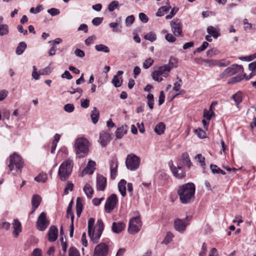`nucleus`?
I'll use <instances>...</instances> for the list:
<instances>
[{
	"mask_svg": "<svg viewBox=\"0 0 256 256\" xmlns=\"http://www.w3.org/2000/svg\"><path fill=\"white\" fill-rule=\"evenodd\" d=\"M195 186L192 182L180 186L178 190V194L180 202L183 204L192 202L195 198Z\"/></svg>",
	"mask_w": 256,
	"mask_h": 256,
	"instance_id": "nucleus-1",
	"label": "nucleus"
},
{
	"mask_svg": "<svg viewBox=\"0 0 256 256\" xmlns=\"http://www.w3.org/2000/svg\"><path fill=\"white\" fill-rule=\"evenodd\" d=\"M95 220L91 218L88 220V234L91 240L93 243L96 244L99 240L104 230V224L101 219L97 220L96 226H94Z\"/></svg>",
	"mask_w": 256,
	"mask_h": 256,
	"instance_id": "nucleus-2",
	"label": "nucleus"
},
{
	"mask_svg": "<svg viewBox=\"0 0 256 256\" xmlns=\"http://www.w3.org/2000/svg\"><path fill=\"white\" fill-rule=\"evenodd\" d=\"M90 146V142L86 138H76L74 144L76 156L79 158L86 156L88 152Z\"/></svg>",
	"mask_w": 256,
	"mask_h": 256,
	"instance_id": "nucleus-3",
	"label": "nucleus"
},
{
	"mask_svg": "<svg viewBox=\"0 0 256 256\" xmlns=\"http://www.w3.org/2000/svg\"><path fill=\"white\" fill-rule=\"evenodd\" d=\"M73 166V162L70 159H68L61 164L58 170V176L62 181H66L68 179Z\"/></svg>",
	"mask_w": 256,
	"mask_h": 256,
	"instance_id": "nucleus-4",
	"label": "nucleus"
},
{
	"mask_svg": "<svg viewBox=\"0 0 256 256\" xmlns=\"http://www.w3.org/2000/svg\"><path fill=\"white\" fill-rule=\"evenodd\" d=\"M140 158L134 154H128L126 160V168L131 171L138 170L140 166Z\"/></svg>",
	"mask_w": 256,
	"mask_h": 256,
	"instance_id": "nucleus-5",
	"label": "nucleus"
},
{
	"mask_svg": "<svg viewBox=\"0 0 256 256\" xmlns=\"http://www.w3.org/2000/svg\"><path fill=\"white\" fill-rule=\"evenodd\" d=\"M24 162L22 160L21 156L16 153H14L10 156V164L8 167L10 171L12 172L14 169V166L17 170L21 172L22 169L24 167Z\"/></svg>",
	"mask_w": 256,
	"mask_h": 256,
	"instance_id": "nucleus-6",
	"label": "nucleus"
},
{
	"mask_svg": "<svg viewBox=\"0 0 256 256\" xmlns=\"http://www.w3.org/2000/svg\"><path fill=\"white\" fill-rule=\"evenodd\" d=\"M172 69V67L168 64H165L160 66L158 69L154 70L152 74V79L155 81L160 82L162 80V78L159 76H162L164 77H167Z\"/></svg>",
	"mask_w": 256,
	"mask_h": 256,
	"instance_id": "nucleus-7",
	"label": "nucleus"
},
{
	"mask_svg": "<svg viewBox=\"0 0 256 256\" xmlns=\"http://www.w3.org/2000/svg\"><path fill=\"white\" fill-rule=\"evenodd\" d=\"M243 72L244 68L242 65L234 64L230 66L227 68L221 74H220V77L223 78L236 74L243 73Z\"/></svg>",
	"mask_w": 256,
	"mask_h": 256,
	"instance_id": "nucleus-8",
	"label": "nucleus"
},
{
	"mask_svg": "<svg viewBox=\"0 0 256 256\" xmlns=\"http://www.w3.org/2000/svg\"><path fill=\"white\" fill-rule=\"evenodd\" d=\"M142 222L139 216L131 218L129 222L128 232L131 234L138 232L142 227Z\"/></svg>",
	"mask_w": 256,
	"mask_h": 256,
	"instance_id": "nucleus-9",
	"label": "nucleus"
},
{
	"mask_svg": "<svg viewBox=\"0 0 256 256\" xmlns=\"http://www.w3.org/2000/svg\"><path fill=\"white\" fill-rule=\"evenodd\" d=\"M192 219L191 216H188L184 219L176 218L174 222V227L176 230L183 232L185 231L188 222Z\"/></svg>",
	"mask_w": 256,
	"mask_h": 256,
	"instance_id": "nucleus-10",
	"label": "nucleus"
},
{
	"mask_svg": "<svg viewBox=\"0 0 256 256\" xmlns=\"http://www.w3.org/2000/svg\"><path fill=\"white\" fill-rule=\"evenodd\" d=\"M118 200L116 194H112L106 200L104 210L107 213H110L116 207Z\"/></svg>",
	"mask_w": 256,
	"mask_h": 256,
	"instance_id": "nucleus-11",
	"label": "nucleus"
},
{
	"mask_svg": "<svg viewBox=\"0 0 256 256\" xmlns=\"http://www.w3.org/2000/svg\"><path fill=\"white\" fill-rule=\"evenodd\" d=\"M172 31L175 36H182V24L178 18H174L170 22Z\"/></svg>",
	"mask_w": 256,
	"mask_h": 256,
	"instance_id": "nucleus-12",
	"label": "nucleus"
},
{
	"mask_svg": "<svg viewBox=\"0 0 256 256\" xmlns=\"http://www.w3.org/2000/svg\"><path fill=\"white\" fill-rule=\"evenodd\" d=\"M50 222L46 219V214L44 212L39 216L36 222V228L40 231H44L49 225Z\"/></svg>",
	"mask_w": 256,
	"mask_h": 256,
	"instance_id": "nucleus-13",
	"label": "nucleus"
},
{
	"mask_svg": "<svg viewBox=\"0 0 256 256\" xmlns=\"http://www.w3.org/2000/svg\"><path fill=\"white\" fill-rule=\"evenodd\" d=\"M108 252V246L104 242H101L95 247L94 255V256H107Z\"/></svg>",
	"mask_w": 256,
	"mask_h": 256,
	"instance_id": "nucleus-14",
	"label": "nucleus"
},
{
	"mask_svg": "<svg viewBox=\"0 0 256 256\" xmlns=\"http://www.w3.org/2000/svg\"><path fill=\"white\" fill-rule=\"evenodd\" d=\"M168 164L174 176L176 178L180 179L185 177L186 173L181 166H178L176 167L172 161L168 162Z\"/></svg>",
	"mask_w": 256,
	"mask_h": 256,
	"instance_id": "nucleus-15",
	"label": "nucleus"
},
{
	"mask_svg": "<svg viewBox=\"0 0 256 256\" xmlns=\"http://www.w3.org/2000/svg\"><path fill=\"white\" fill-rule=\"evenodd\" d=\"M106 184V178L104 176L99 174L96 178V188L98 190H104Z\"/></svg>",
	"mask_w": 256,
	"mask_h": 256,
	"instance_id": "nucleus-16",
	"label": "nucleus"
},
{
	"mask_svg": "<svg viewBox=\"0 0 256 256\" xmlns=\"http://www.w3.org/2000/svg\"><path fill=\"white\" fill-rule=\"evenodd\" d=\"M58 230L54 226H51L48 233V240L50 242H54L58 238Z\"/></svg>",
	"mask_w": 256,
	"mask_h": 256,
	"instance_id": "nucleus-17",
	"label": "nucleus"
},
{
	"mask_svg": "<svg viewBox=\"0 0 256 256\" xmlns=\"http://www.w3.org/2000/svg\"><path fill=\"white\" fill-rule=\"evenodd\" d=\"M99 142L102 146H106L110 142V135L108 132L102 131L100 134Z\"/></svg>",
	"mask_w": 256,
	"mask_h": 256,
	"instance_id": "nucleus-18",
	"label": "nucleus"
},
{
	"mask_svg": "<svg viewBox=\"0 0 256 256\" xmlns=\"http://www.w3.org/2000/svg\"><path fill=\"white\" fill-rule=\"evenodd\" d=\"M118 160L116 158H113L110 161V177L114 180L116 178L118 169Z\"/></svg>",
	"mask_w": 256,
	"mask_h": 256,
	"instance_id": "nucleus-19",
	"label": "nucleus"
},
{
	"mask_svg": "<svg viewBox=\"0 0 256 256\" xmlns=\"http://www.w3.org/2000/svg\"><path fill=\"white\" fill-rule=\"evenodd\" d=\"M96 164L95 162L90 160L88 162L86 167L83 170L82 176L84 174H92L96 169Z\"/></svg>",
	"mask_w": 256,
	"mask_h": 256,
	"instance_id": "nucleus-20",
	"label": "nucleus"
},
{
	"mask_svg": "<svg viewBox=\"0 0 256 256\" xmlns=\"http://www.w3.org/2000/svg\"><path fill=\"white\" fill-rule=\"evenodd\" d=\"M125 227V224L122 222H114L112 224V229L114 232L118 234L122 231Z\"/></svg>",
	"mask_w": 256,
	"mask_h": 256,
	"instance_id": "nucleus-21",
	"label": "nucleus"
},
{
	"mask_svg": "<svg viewBox=\"0 0 256 256\" xmlns=\"http://www.w3.org/2000/svg\"><path fill=\"white\" fill-rule=\"evenodd\" d=\"M42 201V198L38 194L33 195L32 198V213L34 212L36 210Z\"/></svg>",
	"mask_w": 256,
	"mask_h": 256,
	"instance_id": "nucleus-22",
	"label": "nucleus"
},
{
	"mask_svg": "<svg viewBox=\"0 0 256 256\" xmlns=\"http://www.w3.org/2000/svg\"><path fill=\"white\" fill-rule=\"evenodd\" d=\"M128 128L126 125H123L117 128L115 134L116 138L120 139L127 133Z\"/></svg>",
	"mask_w": 256,
	"mask_h": 256,
	"instance_id": "nucleus-23",
	"label": "nucleus"
},
{
	"mask_svg": "<svg viewBox=\"0 0 256 256\" xmlns=\"http://www.w3.org/2000/svg\"><path fill=\"white\" fill-rule=\"evenodd\" d=\"M14 231L13 234L15 237H18L22 231V225L20 222L18 220H14L12 222Z\"/></svg>",
	"mask_w": 256,
	"mask_h": 256,
	"instance_id": "nucleus-24",
	"label": "nucleus"
},
{
	"mask_svg": "<svg viewBox=\"0 0 256 256\" xmlns=\"http://www.w3.org/2000/svg\"><path fill=\"white\" fill-rule=\"evenodd\" d=\"M90 118L94 124H96L100 118V112L96 107H94L90 112Z\"/></svg>",
	"mask_w": 256,
	"mask_h": 256,
	"instance_id": "nucleus-25",
	"label": "nucleus"
},
{
	"mask_svg": "<svg viewBox=\"0 0 256 256\" xmlns=\"http://www.w3.org/2000/svg\"><path fill=\"white\" fill-rule=\"evenodd\" d=\"M126 182L124 180H121L118 184V190L122 196L126 195Z\"/></svg>",
	"mask_w": 256,
	"mask_h": 256,
	"instance_id": "nucleus-26",
	"label": "nucleus"
},
{
	"mask_svg": "<svg viewBox=\"0 0 256 256\" xmlns=\"http://www.w3.org/2000/svg\"><path fill=\"white\" fill-rule=\"evenodd\" d=\"M207 32L210 34L214 38H216L220 36L219 30L212 26H208L207 28Z\"/></svg>",
	"mask_w": 256,
	"mask_h": 256,
	"instance_id": "nucleus-27",
	"label": "nucleus"
},
{
	"mask_svg": "<svg viewBox=\"0 0 256 256\" xmlns=\"http://www.w3.org/2000/svg\"><path fill=\"white\" fill-rule=\"evenodd\" d=\"M238 74L234 77L231 78L228 82V84H235L238 82H240L242 80H243L245 77V74Z\"/></svg>",
	"mask_w": 256,
	"mask_h": 256,
	"instance_id": "nucleus-28",
	"label": "nucleus"
},
{
	"mask_svg": "<svg viewBox=\"0 0 256 256\" xmlns=\"http://www.w3.org/2000/svg\"><path fill=\"white\" fill-rule=\"evenodd\" d=\"M76 215L78 217L80 216L82 210V198L78 197L76 202Z\"/></svg>",
	"mask_w": 256,
	"mask_h": 256,
	"instance_id": "nucleus-29",
	"label": "nucleus"
},
{
	"mask_svg": "<svg viewBox=\"0 0 256 256\" xmlns=\"http://www.w3.org/2000/svg\"><path fill=\"white\" fill-rule=\"evenodd\" d=\"M165 128L164 124L160 122L156 126L154 130L157 134L160 135L164 132Z\"/></svg>",
	"mask_w": 256,
	"mask_h": 256,
	"instance_id": "nucleus-30",
	"label": "nucleus"
},
{
	"mask_svg": "<svg viewBox=\"0 0 256 256\" xmlns=\"http://www.w3.org/2000/svg\"><path fill=\"white\" fill-rule=\"evenodd\" d=\"M84 191L88 198L90 199L92 198L94 190L90 184H86L84 188Z\"/></svg>",
	"mask_w": 256,
	"mask_h": 256,
	"instance_id": "nucleus-31",
	"label": "nucleus"
},
{
	"mask_svg": "<svg viewBox=\"0 0 256 256\" xmlns=\"http://www.w3.org/2000/svg\"><path fill=\"white\" fill-rule=\"evenodd\" d=\"M26 48V44L23 42H20L16 48V54L18 55L22 54L24 52Z\"/></svg>",
	"mask_w": 256,
	"mask_h": 256,
	"instance_id": "nucleus-32",
	"label": "nucleus"
},
{
	"mask_svg": "<svg viewBox=\"0 0 256 256\" xmlns=\"http://www.w3.org/2000/svg\"><path fill=\"white\" fill-rule=\"evenodd\" d=\"M171 8L172 7L170 6H162L158 10L156 13V16H162L164 15L165 12H168Z\"/></svg>",
	"mask_w": 256,
	"mask_h": 256,
	"instance_id": "nucleus-33",
	"label": "nucleus"
},
{
	"mask_svg": "<svg viewBox=\"0 0 256 256\" xmlns=\"http://www.w3.org/2000/svg\"><path fill=\"white\" fill-rule=\"evenodd\" d=\"M73 204V201L72 200L68 207L67 212H66V217L68 218L70 216V217L71 222H74V214L72 210V207Z\"/></svg>",
	"mask_w": 256,
	"mask_h": 256,
	"instance_id": "nucleus-34",
	"label": "nucleus"
},
{
	"mask_svg": "<svg viewBox=\"0 0 256 256\" xmlns=\"http://www.w3.org/2000/svg\"><path fill=\"white\" fill-rule=\"evenodd\" d=\"M110 28H112L113 32H120L121 31L122 24L120 22H114L109 24Z\"/></svg>",
	"mask_w": 256,
	"mask_h": 256,
	"instance_id": "nucleus-35",
	"label": "nucleus"
},
{
	"mask_svg": "<svg viewBox=\"0 0 256 256\" xmlns=\"http://www.w3.org/2000/svg\"><path fill=\"white\" fill-rule=\"evenodd\" d=\"M95 49L98 52L108 53L110 51V48L106 46L103 44H100L95 46Z\"/></svg>",
	"mask_w": 256,
	"mask_h": 256,
	"instance_id": "nucleus-36",
	"label": "nucleus"
},
{
	"mask_svg": "<svg viewBox=\"0 0 256 256\" xmlns=\"http://www.w3.org/2000/svg\"><path fill=\"white\" fill-rule=\"evenodd\" d=\"M48 179V175L46 174H40L34 178V180L38 182H45Z\"/></svg>",
	"mask_w": 256,
	"mask_h": 256,
	"instance_id": "nucleus-37",
	"label": "nucleus"
},
{
	"mask_svg": "<svg viewBox=\"0 0 256 256\" xmlns=\"http://www.w3.org/2000/svg\"><path fill=\"white\" fill-rule=\"evenodd\" d=\"M232 98L235 102L236 106H238L242 100V94L240 92H238L232 96Z\"/></svg>",
	"mask_w": 256,
	"mask_h": 256,
	"instance_id": "nucleus-38",
	"label": "nucleus"
},
{
	"mask_svg": "<svg viewBox=\"0 0 256 256\" xmlns=\"http://www.w3.org/2000/svg\"><path fill=\"white\" fill-rule=\"evenodd\" d=\"M8 26L6 24H0V36L6 35L8 34Z\"/></svg>",
	"mask_w": 256,
	"mask_h": 256,
	"instance_id": "nucleus-39",
	"label": "nucleus"
},
{
	"mask_svg": "<svg viewBox=\"0 0 256 256\" xmlns=\"http://www.w3.org/2000/svg\"><path fill=\"white\" fill-rule=\"evenodd\" d=\"M112 82L116 88H118L120 86L122 83V80H120L118 76H114L112 80Z\"/></svg>",
	"mask_w": 256,
	"mask_h": 256,
	"instance_id": "nucleus-40",
	"label": "nucleus"
},
{
	"mask_svg": "<svg viewBox=\"0 0 256 256\" xmlns=\"http://www.w3.org/2000/svg\"><path fill=\"white\" fill-rule=\"evenodd\" d=\"M182 159L186 162L188 167L190 168L192 164L188 152H185L182 154Z\"/></svg>",
	"mask_w": 256,
	"mask_h": 256,
	"instance_id": "nucleus-41",
	"label": "nucleus"
},
{
	"mask_svg": "<svg viewBox=\"0 0 256 256\" xmlns=\"http://www.w3.org/2000/svg\"><path fill=\"white\" fill-rule=\"evenodd\" d=\"M68 256H80V254L75 247L71 246L68 250Z\"/></svg>",
	"mask_w": 256,
	"mask_h": 256,
	"instance_id": "nucleus-42",
	"label": "nucleus"
},
{
	"mask_svg": "<svg viewBox=\"0 0 256 256\" xmlns=\"http://www.w3.org/2000/svg\"><path fill=\"white\" fill-rule=\"evenodd\" d=\"M173 237L174 235L172 234L171 232H168L166 234V235L164 239L162 241V243L164 244H168L172 241Z\"/></svg>",
	"mask_w": 256,
	"mask_h": 256,
	"instance_id": "nucleus-43",
	"label": "nucleus"
},
{
	"mask_svg": "<svg viewBox=\"0 0 256 256\" xmlns=\"http://www.w3.org/2000/svg\"><path fill=\"white\" fill-rule=\"evenodd\" d=\"M148 99V104L149 106V108L150 109H152L154 108V95L152 94H148L146 97Z\"/></svg>",
	"mask_w": 256,
	"mask_h": 256,
	"instance_id": "nucleus-44",
	"label": "nucleus"
},
{
	"mask_svg": "<svg viewBox=\"0 0 256 256\" xmlns=\"http://www.w3.org/2000/svg\"><path fill=\"white\" fill-rule=\"evenodd\" d=\"M144 38L146 40L153 42L156 40V36L154 33L150 32L146 34L144 36Z\"/></svg>",
	"mask_w": 256,
	"mask_h": 256,
	"instance_id": "nucleus-45",
	"label": "nucleus"
},
{
	"mask_svg": "<svg viewBox=\"0 0 256 256\" xmlns=\"http://www.w3.org/2000/svg\"><path fill=\"white\" fill-rule=\"evenodd\" d=\"M154 62V60L151 58L146 59L143 62V68L145 69L149 68L153 64Z\"/></svg>",
	"mask_w": 256,
	"mask_h": 256,
	"instance_id": "nucleus-46",
	"label": "nucleus"
},
{
	"mask_svg": "<svg viewBox=\"0 0 256 256\" xmlns=\"http://www.w3.org/2000/svg\"><path fill=\"white\" fill-rule=\"evenodd\" d=\"M118 6V2L116 0L112 1L108 6V10L110 12H113Z\"/></svg>",
	"mask_w": 256,
	"mask_h": 256,
	"instance_id": "nucleus-47",
	"label": "nucleus"
},
{
	"mask_svg": "<svg viewBox=\"0 0 256 256\" xmlns=\"http://www.w3.org/2000/svg\"><path fill=\"white\" fill-rule=\"evenodd\" d=\"M256 58V53L254 54H250V56H241L239 58L240 60L243 61H247L250 62Z\"/></svg>",
	"mask_w": 256,
	"mask_h": 256,
	"instance_id": "nucleus-48",
	"label": "nucleus"
},
{
	"mask_svg": "<svg viewBox=\"0 0 256 256\" xmlns=\"http://www.w3.org/2000/svg\"><path fill=\"white\" fill-rule=\"evenodd\" d=\"M196 160L198 162L202 167L206 166L205 158L201 154H198L195 156Z\"/></svg>",
	"mask_w": 256,
	"mask_h": 256,
	"instance_id": "nucleus-49",
	"label": "nucleus"
},
{
	"mask_svg": "<svg viewBox=\"0 0 256 256\" xmlns=\"http://www.w3.org/2000/svg\"><path fill=\"white\" fill-rule=\"evenodd\" d=\"M230 64V62L228 60H216V66H218L220 67H225L228 66Z\"/></svg>",
	"mask_w": 256,
	"mask_h": 256,
	"instance_id": "nucleus-50",
	"label": "nucleus"
},
{
	"mask_svg": "<svg viewBox=\"0 0 256 256\" xmlns=\"http://www.w3.org/2000/svg\"><path fill=\"white\" fill-rule=\"evenodd\" d=\"M177 80H178V82H176L174 84L173 90L176 92H179L180 88L181 86V83L182 82V80L178 77H177Z\"/></svg>",
	"mask_w": 256,
	"mask_h": 256,
	"instance_id": "nucleus-51",
	"label": "nucleus"
},
{
	"mask_svg": "<svg viewBox=\"0 0 256 256\" xmlns=\"http://www.w3.org/2000/svg\"><path fill=\"white\" fill-rule=\"evenodd\" d=\"M194 132L200 138H203L206 137V133L202 128L195 130Z\"/></svg>",
	"mask_w": 256,
	"mask_h": 256,
	"instance_id": "nucleus-52",
	"label": "nucleus"
},
{
	"mask_svg": "<svg viewBox=\"0 0 256 256\" xmlns=\"http://www.w3.org/2000/svg\"><path fill=\"white\" fill-rule=\"evenodd\" d=\"M64 110L66 112H72L74 110V106L72 104H67L64 106Z\"/></svg>",
	"mask_w": 256,
	"mask_h": 256,
	"instance_id": "nucleus-53",
	"label": "nucleus"
},
{
	"mask_svg": "<svg viewBox=\"0 0 256 256\" xmlns=\"http://www.w3.org/2000/svg\"><path fill=\"white\" fill-rule=\"evenodd\" d=\"M212 115H214V113L213 111H212L211 113L210 114L207 110H204L203 116L206 118L208 120H210Z\"/></svg>",
	"mask_w": 256,
	"mask_h": 256,
	"instance_id": "nucleus-54",
	"label": "nucleus"
},
{
	"mask_svg": "<svg viewBox=\"0 0 256 256\" xmlns=\"http://www.w3.org/2000/svg\"><path fill=\"white\" fill-rule=\"evenodd\" d=\"M208 46V43L206 42H204L200 46L197 48V49L194 52H200L204 50L207 48Z\"/></svg>",
	"mask_w": 256,
	"mask_h": 256,
	"instance_id": "nucleus-55",
	"label": "nucleus"
},
{
	"mask_svg": "<svg viewBox=\"0 0 256 256\" xmlns=\"http://www.w3.org/2000/svg\"><path fill=\"white\" fill-rule=\"evenodd\" d=\"M48 12L52 16H56L58 15L60 13V10L56 8H51L48 10Z\"/></svg>",
	"mask_w": 256,
	"mask_h": 256,
	"instance_id": "nucleus-56",
	"label": "nucleus"
},
{
	"mask_svg": "<svg viewBox=\"0 0 256 256\" xmlns=\"http://www.w3.org/2000/svg\"><path fill=\"white\" fill-rule=\"evenodd\" d=\"M165 38L170 42H174L176 40V38L172 34H166Z\"/></svg>",
	"mask_w": 256,
	"mask_h": 256,
	"instance_id": "nucleus-57",
	"label": "nucleus"
},
{
	"mask_svg": "<svg viewBox=\"0 0 256 256\" xmlns=\"http://www.w3.org/2000/svg\"><path fill=\"white\" fill-rule=\"evenodd\" d=\"M102 20H103L102 18L96 17V18H94L92 20V24L94 26H98L102 22Z\"/></svg>",
	"mask_w": 256,
	"mask_h": 256,
	"instance_id": "nucleus-58",
	"label": "nucleus"
},
{
	"mask_svg": "<svg viewBox=\"0 0 256 256\" xmlns=\"http://www.w3.org/2000/svg\"><path fill=\"white\" fill-rule=\"evenodd\" d=\"M42 10V5H38L35 9L34 8H30V13L37 14L40 12Z\"/></svg>",
	"mask_w": 256,
	"mask_h": 256,
	"instance_id": "nucleus-59",
	"label": "nucleus"
},
{
	"mask_svg": "<svg viewBox=\"0 0 256 256\" xmlns=\"http://www.w3.org/2000/svg\"><path fill=\"white\" fill-rule=\"evenodd\" d=\"M74 188V184L70 182H68L66 187L64 188V194H68V190L72 191Z\"/></svg>",
	"mask_w": 256,
	"mask_h": 256,
	"instance_id": "nucleus-60",
	"label": "nucleus"
},
{
	"mask_svg": "<svg viewBox=\"0 0 256 256\" xmlns=\"http://www.w3.org/2000/svg\"><path fill=\"white\" fill-rule=\"evenodd\" d=\"M139 18L140 20L144 23H146L148 20V18L147 16L143 12H140L139 14Z\"/></svg>",
	"mask_w": 256,
	"mask_h": 256,
	"instance_id": "nucleus-61",
	"label": "nucleus"
},
{
	"mask_svg": "<svg viewBox=\"0 0 256 256\" xmlns=\"http://www.w3.org/2000/svg\"><path fill=\"white\" fill-rule=\"evenodd\" d=\"M74 53L77 56L80 58H84L85 56L84 52L78 48L76 49Z\"/></svg>",
	"mask_w": 256,
	"mask_h": 256,
	"instance_id": "nucleus-62",
	"label": "nucleus"
},
{
	"mask_svg": "<svg viewBox=\"0 0 256 256\" xmlns=\"http://www.w3.org/2000/svg\"><path fill=\"white\" fill-rule=\"evenodd\" d=\"M248 68L252 72H256V60L248 64Z\"/></svg>",
	"mask_w": 256,
	"mask_h": 256,
	"instance_id": "nucleus-63",
	"label": "nucleus"
},
{
	"mask_svg": "<svg viewBox=\"0 0 256 256\" xmlns=\"http://www.w3.org/2000/svg\"><path fill=\"white\" fill-rule=\"evenodd\" d=\"M42 251L40 248L34 249L32 254V256H42Z\"/></svg>",
	"mask_w": 256,
	"mask_h": 256,
	"instance_id": "nucleus-64",
	"label": "nucleus"
}]
</instances>
